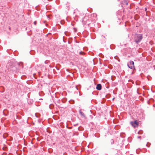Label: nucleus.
Listing matches in <instances>:
<instances>
[{
    "instance_id": "1",
    "label": "nucleus",
    "mask_w": 155,
    "mask_h": 155,
    "mask_svg": "<svg viewBox=\"0 0 155 155\" xmlns=\"http://www.w3.org/2000/svg\"><path fill=\"white\" fill-rule=\"evenodd\" d=\"M136 35H137V38H136V43H138L142 39V36L141 34Z\"/></svg>"
},
{
    "instance_id": "2",
    "label": "nucleus",
    "mask_w": 155,
    "mask_h": 155,
    "mask_svg": "<svg viewBox=\"0 0 155 155\" xmlns=\"http://www.w3.org/2000/svg\"><path fill=\"white\" fill-rule=\"evenodd\" d=\"M128 67L131 69H132L134 68V63L133 61H130V62L129 63L127 64Z\"/></svg>"
},
{
    "instance_id": "3",
    "label": "nucleus",
    "mask_w": 155,
    "mask_h": 155,
    "mask_svg": "<svg viewBox=\"0 0 155 155\" xmlns=\"http://www.w3.org/2000/svg\"><path fill=\"white\" fill-rule=\"evenodd\" d=\"M130 124L132 127L135 128L136 126V120H134L133 121H130Z\"/></svg>"
},
{
    "instance_id": "4",
    "label": "nucleus",
    "mask_w": 155,
    "mask_h": 155,
    "mask_svg": "<svg viewBox=\"0 0 155 155\" xmlns=\"http://www.w3.org/2000/svg\"><path fill=\"white\" fill-rule=\"evenodd\" d=\"M96 89L98 90H100L101 89V86L100 84H98L97 85Z\"/></svg>"
},
{
    "instance_id": "5",
    "label": "nucleus",
    "mask_w": 155,
    "mask_h": 155,
    "mask_svg": "<svg viewBox=\"0 0 155 155\" xmlns=\"http://www.w3.org/2000/svg\"><path fill=\"white\" fill-rule=\"evenodd\" d=\"M79 112H80V113L81 114V115L82 117H85V114H84V113H83L81 111H79Z\"/></svg>"
},
{
    "instance_id": "6",
    "label": "nucleus",
    "mask_w": 155,
    "mask_h": 155,
    "mask_svg": "<svg viewBox=\"0 0 155 155\" xmlns=\"http://www.w3.org/2000/svg\"><path fill=\"white\" fill-rule=\"evenodd\" d=\"M138 115H139V116H138V117H139L140 116H141L142 114V111L141 110H140L139 111V112H138Z\"/></svg>"
},
{
    "instance_id": "7",
    "label": "nucleus",
    "mask_w": 155,
    "mask_h": 155,
    "mask_svg": "<svg viewBox=\"0 0 155 155\" xmlns=\"http://www.w3.org/2000/svg\"><path fill=\"white\" fill-rule=\"evenodd\" d=\"M143 133V131L142 130H140L138 132V134H142Z\"/></svg>"
},
{
    "instance_id": "8",
    "label": "nucleus",
    "mask_w": 155,
    "mask_h": 155,
    "mask_svg": "<svg viewBox=\"0 0 155 155\" xmlns=\"http://www.w3.org/2000/svg\"><path fill=\"white\" fill-rule=\"evenodd\" d=\"M79 54H81V55L82 54H82H84V52H83L81 51V52H79Z\"/></svg>"
},
{
    "instance_id": "9",
    "label": "nucleus",
    "mask_w": 155,
    "mask_h": 155,
    "mask_svg": "<svg viewBox=\"0 0 155 155\" xmlns=\"http://www.w3.org/2000/svg\"><path fill=\"white\" fill-rule=\"evenodd\" d=\"M124 4L127 5L128 4V3L127 2H124Z\"/></svg>"
},
{
    "instance_id": "10",
    "label": "nucleus",
    "mask_w": 155,
    "mask_h": 155,
    "mask_svg": "<svg viewBox=\"0 0 155 155\" xmlns=\"http://www.w3.org/2000/svg\"><path fill=\"white\" fill-rule=\"evenodd\" d=\"M138 125V123L136 121V127Z\"/></svg>"
},
{
    "instance_id": "11",
    "label": "nucleus",
    "mask_w": 155,
    "mask_h": 155,
    "mask_svg": "<svg viewBox=\"0 0 155 155\" xmlns=\"http://www.w3.org/2000/svg\"><path fill=\"white\" fill-rule=\"evenodd\" d=\"M141 136H138L137 137V138H141Z\"/></svg>"
},
{
    "instance_id": "12",
    "label": "nucleus",
    "mask_w": 155,
    "mask_h": 155,
    "mask_svg": "<svg viewBox=\"0 0 155 155\" xmlns=\"http://www.w3.org/2000/svg\"><path fill=\"white\" fill-rule=\"evenodd\" d=\"M36 21H35V22H34V24H35V25L36 24Z\"/></svg>"
},
{
    "instance_id": "13",
    "label": "nucleus",
    "mask_w": 155,
    "mask_h": 155,
    "mask_svg": "<svg viewBox=\"0 0 155 155\" xmlns=\"http://www.w3.org/2000/svg\"><path fill=\"white\" fill-rule=\"evenodd\" d=\"M19 64L20 65V64H21V65H22V63H20V64Z\"/></svg>"
}]
</instances>
